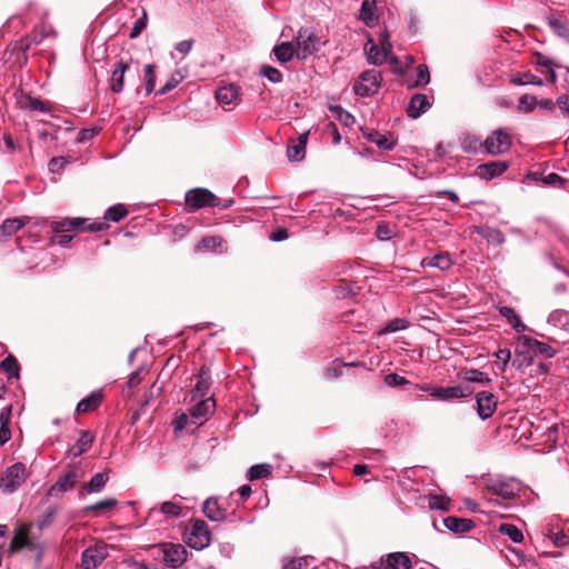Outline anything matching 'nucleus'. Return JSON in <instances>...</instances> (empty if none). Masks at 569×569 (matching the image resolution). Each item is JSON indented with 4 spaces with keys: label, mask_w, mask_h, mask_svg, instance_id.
<instances>
[{
    "label": "nucleus",
    "mask_w": 569,
    "mask_h": 569,
    "mask_svg": "<svg viewBox=\"0 0 569 569\" xmlns=\"http://www.w3.org/2000/svg\"><path fill=\"white\" fill-rule=\"evenodd\" d=\"M186 204L192 210L218 207L220 199L206 188H194L186 193Z\"/></svg>",
    "instance_id": "nucleus-7"
},
{
    "label": "nucleus",
    "mask_w": 569,
    "mask_h": 569,
    "mask_svg": "<svg viewBox=\"0 0 569 569\" xmlns=\"http://www.w3.org/2000/svg\"><path fill=\"white\" fill-rule=\"evenodd\" d=\"M309 561L307 557L290 559L284 563V569H307Z\"/></svg>",
    "instance_id": "nucleus-59"
},
{
    "label": "nucleus",
    "mask_w": 569,
    "mask_h": 569,
    "mask_svg": "<svg viewBox=\"0 0 569 569\" xmlns=\"http://www.w3.org/2000/svg\"><path fill=\"white\" fill-rule=\"evenodd\" d=\"M0 370L6 372L8 375V379H19L20 378V365L17 360V358L13 355H8L1 362H0Z\"/></svg>",
    "instance_id": "nucleus-30"
},
{
    "label": "nucleus",
    "mask_w": 569,
    "mask_h": 569,
    "mask_svg": "<svg viewBox=\"0 0 569 569\" xmlns=\"http://www.w3.org/2000/svg\"><path fill=\"white\" fill-rule=\"evenodd\" d=\"M519 342L523 347L532 348L535 355H537V353L543 355L547 358H551L556 355V350L551 346H549L548 343L538 341L537 339H533L531 337L521 336V337H519Z\"/></svg>",
    "instance_id": "nucleus-20"
},
{
    "label": "nucleus",
    "mask_w": 569,
    "mask_h": 569,
    "mask_svg": "<svg viewBox=\"0 0 569 569\" xmlns=\"http://www.w3.org/2000/svg\"><path fill=\"white\" fill-rule=\"evenodd\" d=\"M537 106V99L529 94H523L519 98V110L523 112H531Z\"/></svg>",
    "instance_id": "nucleus-53"
},
{
    "label": "nucleus",
    "mask_w": 569,
    "mask_h": 569,
    "mask_svg": "<svg viewBox=\"0 0 569 569\" xmlns=\"http://www.w3.org/2000/svg\"><path fill=\"white\" fill-rule=\"evenodd\" d=\"M510 166L509 161H489L476 168V174L486 180H491L502 174Z\"/></svg>",
    "instance_id": "nucleus-13"
},
{
    "label": "nucleus",
    "mask_w": 569,
    "mask_h": 569,
    "mask_svg": "<svg viewBox=\"0 0 569 569\" xmlns=\"http://www.w3.org/2000/svg\"><path fill=\"white\" fill-rule=\"evenodd\" d=\"M478 233L489 243L495 246H501L506 241L505 234L496 228L482 227L479 229Z\"/></svg>",
    "instance_id": "nucleus-31"
},
{
    "label": "nucleus",
    "mask_w": 569,
    "mask_h": 569,
    "mask_svg": "<svg viewBox=\"0 0 569 569\" xmlns=\"http://www.w3.org/2000/svg\"><path fill=\"white\" fill-rule=\"evenodd\" d=\"M69 159L70 158H64V157H54V158H52L49 161V170L52 173L60 172L63 169L64 164L69 162Z\"/></svg>",
    "instance_id": "nucleus-60"
},
{
    "label": "nucleus",
    "mask_w": 569,
    "mask_h": 569,
    "mask_svg": "<svg viewBox=\"0 0 569 569\" xmlns=\"http://www.w3.org/2000/svg\"><path fill=\"white\" fill-rule=\"evenodd\" d=\"M99 130L96 128L92 129H82L78 132L77 136V142H84L87 140H92L97 134Z\"/></svg>",
    "instance_id": "nucleus-63"
},
{
    "label": "nucleus",
    "mask_w": 569,
    "mask_h": 569,
    "mask_svg": "<svg viewBox=\"0 0 569 569\" xmlns=\"http://www.w3.org/2000/svg\"><path fill=\"white\" fill-rule=\"evenodd\" d=\"M212 380L210 376V369L207 366H202L199 369L197 376V382L194 385L193 390L191 391L192 400H198L199 398H204L211 387Z\"/></svg>",
    "instance_id": "nucleus-15"
},
{
    "label": "nucleus",
    "mask_w": 569,
    "mask_h": 569,
    "mask_svg": "<svg viewBox=\"0 0 569 569\" xmlns=\"http://www.w3.org/2000/svg\"><path fill=\"white\" fill-rule=\"evenodd\" d=\"M443 523L447 529L455 533L469 532L475 527V522L471 519L458 518L455 516L447 517L443 520Z\"/></svg>",
    "instance_id": "nucleus-24"
},
{
    "label": "nucleus",
    "mask_w": 569,
    "mask_h": 569,
    "mask_svg": "<svg viewBox=\"0 0 569 569\" xmlns=\"http://www.w3.org/2000/svg\"><path fill=\"white\" fill-rule=\"evenodd\" d=\"M128 214V209L124 204L118 203L110 207L106 213L104 219L113 222H119Z\"/></svg>",
    "instance_id": "nucleus-39"
},
{
    "label": "nucleus",
    "mask_w": 569,
    "mask_h": 569,
    "mask_svg": "<svg viewBox=\"0 0 569 569\" xmlns=\"http://www.w3.org/2000/svg\"><path fill=\"white\" fill-rule=\"evenodd\" d=\"M108 547L104 542H97L88 547L81 555L83 569H96L108 557Z\"/></svg>",
    "instance_id": "nucleus-9"
},
{
    "label": "nucleus",
    "mask_w": 569,
    "mask_h": 569,
    "mask_svg": "<svg viewBox=\"0 0 569 569\" xmlns=\"http://www.w3.org/2000/svg\"><path fill=\"white\" fill-rule=\"evenodd\" d=\"M164 563L172 569L181 567L188 556L187 549L181 543L162 542L159 546Z\"/></svg>",
    "instance_id": "nucleus-8"
},
{
    "label": "nucleus",
    "mask_w": 569,
    "mask_h": 569,
    "mask_svg": "<svg viewBox=\"0 0 569 569\" xmlns=\"http://www.w3.org/2000/svg\"><path fill=\"white\" fill-rule=\"evenodd\" d=\"M548 24L555 33L569 41V27L562 17H549Z\"/></svg>",
    "instance_id": "nucleus-33"
},
{
    "label": "nucleus",
    "mask_w": 569,
    "mask_h": 569,
    "mask_svg": "<svg viewBox=\"0 0 569 569\" xmlns=\"http://www.w3.org/2000/svg\"><path fill=\"white\" fill-rule=\"evenodd\" d=\"M156 67L154 64H146L144 66V70H143V81H144V89H146V94H150L151 92H153L154 90V87H156V71H154Z\"/></svg>",
    "instance_id": "nucleus-41"
},
{
    "label": "nucleus",
    "mask_w": 569,
    "mask_h": 569,
    "mask_svg": "<svg viewBox=\"0 0 569 569\" xmlns=\"http://www.w3.org/2000/svg\"><path fill=\"white\" fill-rule=\"evenodd\" d=\"M516 358L512 360V366L516 367L518 370L522 369L523 367H529L533 362V350L529 347H523L519 341L518 346L516 348Z\"/></svg>",
    "instance_id": "nucleus-25"
},
{
    "label": "nucleus",
    "mask_w": 569,
    "mask_h": 569,
    "mask_svg": "<svg viewBox=\"0 0 569 569\" xmlns=\"http://www.w3.org/2000/svg\"><path fill=\"white\" fill-rule=\"evenodd\" d=\"M450 502V499L446 496L432 495L429 498V508L449 511Z\"/></svg>",
    "instance_id": "nucleus-46"
},
{
    "label": "nucleus",
    "mask_w": 569,
    "mask_h": 569,
    "mask_svg": "<svg viewBox=\"0 0 569 569\" xmlns=\"http://www.w3.org/2000/svg\"><path fill=\"white\" fill-rule=\"evenodd\" d=\"M541 181L545 183V184H548V186H562L566 180L560 177L558 173H549L548 176L541 178Z\"/></svg>",
    "instance_id": "nucleus-62"
},
{
    "label": "nucleus",
    "mask_w": 569,
    "mask_h": 569,
    "mask_svg": "<svg viewBox=\"0 0 569 569\" xmlns=\"http://www.w3.org/2000/svg\"><path fill=\"white\" fill-rule=\"evenodd\" d=\"M465 379L468 382H480V383H488L490 382V379L488 377H483V372L478 370H469L465 375Z\"/></svg>",
    "instance_id": "nucleus-58"
},
{
    "label": "nucleus",
    "mask_w": 569,
    "mask_h": 569,
    "mask_svg": "<svg viewBox=\"0 0 569 569\" xmlns=\"http://www.w3.org/2000/svg\"><path fill=\"white\" fill-rule=\"evenodd\" d=\"M26 466L21 462H17L1 473L0 489L4 493H12L26 481Z\"/></svg>",
    "instance_id": "nucleus-4"
},
{
    "label": "nucleus",
    "mask_w": 569,
    "mask_h": 569,
    "mask_svg": "<svg viewBox=\"0 0 569 569\" xmlns=\"http://www.w3.org/2000/svg\"><path fill=\"white\" fill-rule=\"evenodd\" d=\"M29 530V525H21L14 530V535L8 550L10 553L19 552L29 545V541L31 540Z\"/></svg>",
    "instance_id": "nucleus-17"
},
{
    "label": "nucleus",
    "mask_w": 569,
    "mask_h": 569,
    "mask_svg": "<svg viewBox=\"0 0 569 569\" xmlns=\"http://www.w3.org/2000/svg\"><path fill=\"white\" fill-rule=\"evenodd\" d=\"M109 480L108 472H98L96 473L91 480L83 485L82 490L88 492H99Z\"/></svg>",
    "instance_id": "nucleus-34"
},
{
    "label": "nucleus",
    "mask_w": 569,
    "mask_h": 569,
    "mask_svg": "<svg viewBox=\"0 0 569 569\" xmlns=\"http://www.w3.org/2000/svg\"><path fill=\"white\" fill-rule=\"evenodd\" d=\"M102 400V391H93L77 405L76 411L79 415L94 411L101 405Z\"/></svg>",
    "instance_id": "nucleus-21"
},
{
    "label": "nucleus",
    "mask_w": 569,
    "mask_h": 569,
    "mask_svg": "<svg viewBox=\"0 0 569 569\" xmlns=\"http://www.w3.org/2000/svg\"><path fill=\"white\" fill-rule=\"evenodd\" d=\"M493 495L499 496L503 499H512L516 497L515 488L506 482H497L490 487Z\"/></svg>",
    "instance_id": "nucleus-37"
},
{
    "label": "nucleus",
    "mask_w": 569,
    "mask_h": 569,
    "mask_svg": "<svg viewBox=\"0 0 569 569\" xmlns=\"http://www.w3.org/2000/svg\"><path fill=\"white\" fill-rule=\"evenodd\" d=\"M549 538L557 547H565L569 545V537L563 531H550Z\"/></svg>",
    "instance_id": "nucleus-61"
},
{
    "label": "nucleus",
    "mask_w": 569,
    "mask_h": 569,
    "mask_svg": "<svg viewBox=\"0 0 569 569\" xmlns=\"http://www.w3.org/2000/svg\"><path fill=\"white\" fill-rule=\"evenodd\" d=\"M392 46L390 41H381V47L376 44L372 39H369L366 44L367 60L370 64L380 66L387 61Z\"/></svg>",
    "instance_id": "nucleus-10"
},
{
    "label": "nucleus",
    "mask_w": 569,
    "mask_h": 569,
    "mask_svg": "<svg viewBox=\"0 0 569 569\" xmlns=\"http://www.w3.org/2000/svg\"><path fill=\"white\" fill-rule=\"evenodd\" d=\"M501 535L508 536L513 542L519 543L523 540L521 530L512 523H501L498 527Z\"/></svg>",
    "instance_id": "nucleus-36"
},
{
    "label": "nucleus",
    "mask_w": 569,
    "mask_h": 569,
    "mask_svg": "<svg viewBox=\"0 0 569 569\" xmlns=\"http://www.w3.org/2000/svg\"><path fill=\"white\" fill-rule=\"evenodd\" d=\"M307 144H287L286 153L290 162L301 161L306 157Z\"/></svg>",
    "instance_id": "nucleus-44"
},
{
    "label": "nucleus",
    "mask_w": 569,
    "mask_h": 569,
    "mask_svg": "<svg viewBox=\"0 0 569 569\" xmlns=\"http://www.w3.org/2000/svg\"><path fill=\"white\" fill-rule=\"evenodd\" d=\"M148 24V12L142 9V16L133 23V27L129 33L130 39L138 38L141 32L147 28Z\"/></svg>",
    "instance_id": "nucleus-48"
},
{
    "label": "nucleus",
    "mask_w": 569,
    "mask_h": 569,
    "mask_svg": "<svg viewBox=\"0 0 569 569\" xmlns=\"http://www.w3.org/2000/svg\"><path fill=\"white\" fill-rule=\"evenodd\" d=\"M359 18L367 27L372 28L378 21L375 2L365 0L361 3Z\"/></svg>",
    "instance_id": "nucleus-29"
},
{
    "label": "nucleus",
    "mask_w": 569,
    "mask_h": 569,
    "mask_svg": "<svg viewBox=\"0 0 569 569\" xmlns=\"http://www.w3.org/2000/svg\"><path fill=\"white\" fill-rule=\"evenodd\" d=\"M270 475H271V466L268 463L254 465L248 471V478L251 481L267 478Z\"/></svg>",
    "instance_id": "nucleus-43"
},
{
    "label": "nucleus",
    "mask_w": 569,
    "mask_h": 569,
    "mask_svg": "<svg viewBox=\"0 0 569 569\" xmlns=\"http://www.w3.org/2000/svg\"><path fill=\"white\" fill-rule=\"evenodd\" d=\"M330 111L332 117L346 127H349L355 122L353 116L340 106H331Z\"/></svg>",
    "instance_id": "nucleus-40"
},
{
    "label": "nucleus",
    "mask_w": 569,
    "mask_h": 569,
    "mask_svg": "<svg viewBox=\"0 0 569 569\" xmlns=\"http://www.w3.org/2000/svg\"><path fill=\"white\" fill-rule=\"evenodd\" d=\"M430 107H431V103L429 102V99L426 94L416 93L412 96V98L407 107V114H408V117H410L412 119H417L422 113H425Z\"/></svg>",
    "instance_id": "nucleus-16"
},
{
    "label": "nucleus",
    "mask_w": 569,
    "mask_h": 569,
    "mask_svg": "<svg viewBox=\"0 0 569 569\" xmlns=\"http://www.w3.org/2000/svg\"><path fill=\"white\" fill-rule=\"evenodd\" d=\"M430 82V72L429 68L426 64H419L417 67V78L413 82H408V88H416L426 86Z\"/></svg>",
    "instance_id": "nucleus-38"
},
{
    "label": "nucleus",
    "mask_w": 569,
    "mask_h": 569,
    "mask_svg": "<svg viewBox=\"0 0 569 569\" xmlns=\"http://www.w3.org/2000/svg\"><path fill=\"white\" fill-rule=\"evenodd\" d=\"M79 479L76 469L69 470L64 476L60 477L57 482L50 488L49 495L54 496L57 491L63 493L73 488Z\"/></svg>",
    "instance_id": "nucleus-18"
},
{
    "label": "nucleus",
    "mask_w": 569,
    "mask_h": 569,
    "mask_svg": "<svg viewBox=\"0 0 569 569\" xmlns=\"http://www.w3.org/2000/svg\"><path fill=\"white\" fill-rule=\"evenodd\" d=\"M117 503H118L117 499H114V498H107V499L98 501V502H96L93 505L87 506L84 508V511L86 512L99 513L101 511L112 509L113 507L117 506Z\"/></svg>",
    "instance_id": "nucleus-45"
},
{
    "label": "nucleus",
    "mask_w": 569,
    "mask_h": 569,
    "mask_svg": "<svg viewBox=\"0 0 569 569\" xmlns=\"http://www.w3.org/2000/svg\"><path fill=\"white\" fill-rule=\"evenodd\" d=\"M202 510L211 521H222L227 515V510L220 507L217 498H208L203 503Z\"/></svg>",
    "instance_id": "nucleus-23"
},
{
    "label": "nucleus",
    "mask_w": 569,
    "mask_h": 569,
    "mask_svg": "<svg viewBox=\"0 0 569 569\" xmlns=\"http://www.w3.org/2000/svg\"><path fill=\"white\" fill-rule=\"evenodd\" d=\"M420 389L429 392L433 399L439 401H452L466 398L473 392L472 387L469 385H459L452 387L422 386Z\"/></svg>",
    "instance_id": "nucleus-3"
},
{
    "label": "nucleus",
    "mask_w": 569,
    "mask_h": 569,
    "mask_svg": "<svg viewBox=\"0 0 569 569\" xmlns=\"http://www.w3.org/2000/svg\"><path fill=\"white\" fill-rule=\"evenodd\" d=\"M483 142H511V137L505 129H497Z\"/></svg>",
    "instance_id": "nucleus-52"
},
{
    "label": "nucleus",
    "mask_w": 569,
    "mask_h": 569,
    "mask_svg": "<svg viewBox=\"0 0 569 569\" xmlns=\"http://www.w3.org/2000/svg\"><path fill=\"white\" fill-rule=\"evenodd\" d=\"M183 78L184 76L182 74V72L180 70H176L174 72H172L167 82L159 89L157 94L163 96L170 92L171 90L178 87V84L183 80Z\"/></svg>",
    "instance_id": "nucleus-42"
},
{
    "label": "nucleus",
    "mask_w": 569,
    "mask_h": 569,
    "mask_svg": "<svg viewBox=\"0 0 569 569\" xmlns=\"http://www.w3.org/2000/svg\"><path fill=\"white\" fill-rule=\"evenodd\" d=\"M94 436L90 431H82L78 441L70 449L72 457L77 458L87 452L91 448Z\"/></svg>",
    "instance_id": "nucleus-26"
},
{
    "label": "nucleus",
    "mask_w": 569,
    "mask_h": 569,
    "mask_svg": "<svg viewBox=\"0 0 569 569\" xmlns=\"http://www.w3.org/2000/svg\"><path fill=\"white\" fill-rule=\"evenodd\" d=\"M495 356L497 357V359L501 360V362H502L501 370L505 371L507 363L511 359V351L509 349H499L495 353Z\"/></svg>",
    "instance_id": "nucleus-64"
},
{
    "label": "nucleus",
    "mask_w": 569,
    "mask_h": 569,
    "mask_svg": "<svg viewBox=\"0 0 569 569\" xmlns=\"http://www.w3.org/2000/svg\"><path fill=\"white\" fill-rule=\"evenodd\" d=\"M200 400L189 409V415L193 425H201L206 417L213 411L216 402L212 397Z\"/></svg>",
    "instance_id": "nucleus-14"
},
{
    "label": "nucleus",
    "mask_w": 569,
    "mask_h": 569,
    "mask_svg": "<svg viewBox=\"0 0 569 569\" xmlns=\"http://www.w3.org/2000/svg\"><path fill=\"white\" fill-rule=\"evenodd\" d=\"M422 267H435L440 270H448L452 266V260L448 252H440L433 257H427L421 261Z\"/></svg>",
    "instance_id": "nucleus-27"
},
{
    "label": "nucleus",
    "mask_w": 569,
    "mask_h": 569,
    "mask_svg": "<svg viewBox=\"0 0 569 569\" xmlns=\"http://www.w3.org/2000/svg\"><path fill=\"white\" fill-rule=\"evenodd\" d=\"M381 73L377 70H366L359 77L353 86V91L360 97H370L375 94L381 84Z\"/></svg>",
    "instance_id": "nucleus-6"
},
{
    "label": "nucleus",
    "mask_w": 569,
    "mask_h": 569,
    "mask_svg": "<svg viewBox=\"0 0 569 569\" xmlns=\"http://www.w3.org/2000/svg\"><path fill=\"white\" fill-rule=\"evenodd\" d=\"M26 549L34 553L36 562L39 565L43 557V545L31 539Z\"/></svg>",
    "instance_id": "nucleus-57"
},
{
    "label": "nucleus",
    "mask_w": 569,
    "mask_h": 569,
    "mask_svg": "<svg viewBox=\"0 0 569 569\" xmlns=\"http://www.w3.org/2000/svg\"><path fill=\"white\" fill-rule=\"evenodd\" d=\"M407 328V321L400 318L392 319L380 333H391Z\"/></svg>",
    "instance_id": "nucleus-54"
},
{
    "label": "nucleus",
    "mask_w": 569,
    "mask_h": 569,
    "mask_svg": "<svg viewBox=\"0 0 569 569\" xmlns=\"http://www.w3.org/2000/svg\"><path fill=\"white\" fill-rule=\"evenodd\" d=\"M238 98V90L233 86L221 87L216 92V99L219 103L229 106Z\"/></svg>",
    "instance_id": "nucleus-32"
},
{
    "label": "nucleus",
    "mask_w": 569,
    "mask_h": 569,
    "mask_svg": "<svg viewBox=\"0 0 569 569\" xmlns=\"http://www.w3.org/2000/svg\"><path fill=\"white\" fill-rule=\"evenodd\" d=\"M16 103L20 109L29 111H39L42 113L51 111V106L48 102L24 93L23 91L16 94Z\"/></svg>",
    "instance_id": "nucleus-12"
},
{
    "label": "nucleus",
    "mask_w": 569,
    "mask_h": 569,
    "mask_svg": "<svg viewBox=\"0 0 569 569\" xmlns=\"http://www.w3.org/2000/svg\"><path fill=\"white\" fill-rule=\"evenodd\" d=\"M160 511L171 517H180L182 512V507L172 501H164L160 506Z\"/></svg>",
    "instance_id": "nucleus-51"
},
{
    "label": "nucleus",
    "mask_w": 569,
    "mask_h": 569,
    "mask_svg": "<svg viewBox=\"0 0 569 569\" xmlns=\"http://www.w3.org/2000/svg\"><path fill=\"white\" fill-rule=\"evenodd\" d=\"M385 382L389 387H402L409 383V381L398 373H389L385 377Z\"/></svg>",
    "instance_id": "nucleus-56"
},
{
    "label": "nucleus",
    "mask_w": 569,
    "mask_h": 569,
    "mask_svg": "<svg viewBox=\"0 0 569 569\" xmlns=\"http://www.w3.org/2000/svg\"><path fill=\"white\" fill-rule=\"evenodd\" d=\"M272 52L280 63H287L296 56V47L293 42H281L273 48Z\"/></svg>",
    "instance_id": "nucleus-28"
},
{
    "label": "nucleus",
    "mask_w": 569,
    "mask_h": 569,
    "mask_svg": "<svg viewBox=\"0 0 569 569\" xmlns=\"http://www.w3.org/2000/svg\"><path fill=\"white\" fill-rule=\"evenodd\" d=\"M412 562L406 552L389 553L383 562V569H409Z\"/></svg>",
    "instance_id": "nucleus-22"
},
{
    "label": "nucleus",
    "mask_w": 569,
    "mask_h": 569,
    "mask_svg": "<svg viewBox=\"0 0 569 569\" xmlns=\"http://www.w3.org/2000/svg\"><path fill=\"white\" fill-rule=\"evenodd\" d=\"M497 397L491 392L480 391L476 395L477 412L482 420L492 417L497 409Z\"/></svg>",
    "instance_id": "nucleus-11"
},
{
    "label": "nucleus",
    "mask_w": 569,
    "mask_h": 569,
    "mask_svg": "<svg viewBox=\"0 0 569 569\" xmlns=\"http://www.w3.org/2000/svg\"><path fill=\"white\" fill-rule=\"evenodd\" d=\"M511 82L515 84H518V86H523V84L542 86L543 84V81L539 77L531 74V73H523V74H518L516 77H512Z\"/></svg>",
    "instance_id": "nucleus-47"
},
{
    "label": "nucleus",
    "mask_w": 569,
    "mask_h": 569,
    "mask_svg": "<svg viewBox=\"0 0 569 569\" xmlns=\"http://www.w3.org/2000/svg\"><path fill=\"white\" fill-rule=\"evenodd\" d=\"M260 73L273 83L282 81V73L274 67L262 66Z\"/></svg>",
    "instance_id": "nucleus-50"
},
{
    "label": "nucleus",
    "mask_w": 569,
    "mask_h": 569,
    "mask_svg": "<svg viewBox=\"0 0 569 569\" xmlns=\"http://www.w3.org/2000/svg\"><path fill=\"white\" fill-rule=\"evenodd\" d=\"M210 531L206 521L197 519L191 523L190 529L184 533V542L196 549L201 550L210 543Z\"/></svg>",
    "instance_id": "nucleus-5"
},
{
    "label": "nucleus",
    "mask_w": 569,
    "mask_h": 569,
    "mask_svg": "<svg viewBox=\"0 0 569 569\" xmlns=\"http://www.w3.org/2000/svg\"><path fill=\"white\" fill-rule=\"evenodd\" d=\"M23 226L24 221L20 218L6 219L0 226L1 236L4 238L11 237Z\"/></svg>",
    "instance_id": "nucleus-35"
},
{
    "label": "nucleus",
    "mask_w": 569,
    "mask_h": 569,
    "mask_svg": "<svg viewBox=\"0 0 569 569\" xmlns=\"http://www.w3.org/2000/svg\"><path fill=\"white\" fill-rule=\"evenodd\" d=\"M550 321L555 326H561L565 330L569 331V312L563 310L553 311L550 315Z\"/></svg>",
    "instance_id": "nucleus-49"
},
{
    "label": "nucleus",
    "mask_w": 569,
    "mask_h": 569,
    "mask_svg": "<svg viewBox=\"0 0 569 569\" xmlns=\"http://www.w3.org/2000/svg\"><path fill=\"white\" fill-rule=\"evenodd\" d=\"M129 69L127 62H119L116 64L111 78L109 80V88L113 93H120L124 87V73Z\"/></svg>",
    "instance_id": "nucleus-19"
},
{
    "label": "nucleus",
    "mask_w": 569,
    "mask_h": 569,
    "mask_svg": "<svg viewBox=\"0 0 569 569\" xmlns=\"http://www.w3.org/2000/svg\"><path fill=\"white\" fill-rule=\"evenodd\" d=\"M53 232L58 233L52 241L60 244L67 246L73 238L67 232H100L109 229V224L106 222H89L88 218H66L60 221H52L50 224Z\"/></svg>",
    "instance_id": "nucleus-1"
},
{
    "label": "nucleus",
    "mask_w": 569,
    "mask_h": 569,
    "mask_svg": "<svg viewBox=\"0 0 569 569\" xmlns=\"http://www.w3.org/2000/svg\"><path fill=\"white\" fill-rule=\"evenodd\" d=\"M221 242L220 238L217 237H206L198 242L196 249L197 250H213Z\"/></svg>",
    "instance_id": "nucleus-55"
},
{
    "label": "nucleus",
    "mask_w": 569,
    "mask_h": 569,
    "mask_svg": "<svg viewBox=\"0 0 569 569\" xmlns=\"http://www.w3.org/2000/svg\"><path fill=\"white\" fill-rule=\"evenodd\" d=\"M295 47L296 57L305 60L319 50L320 38L311 29L301 28L295 38Z\"/></svg>",
    "instance_id": "nucleus-2"
}]
</instances>
